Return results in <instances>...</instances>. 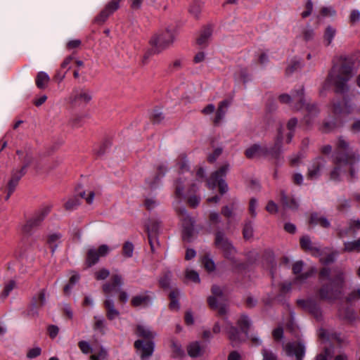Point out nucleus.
<instances>
[{
    "mask_svg": "<svg viewBox=\"0 0 360 360\" xmlns=\"http://www.w3.org/2000/svg\"><path fill=\"white\" fill-rule=\"evenodd\" d=\"M78 346H79V349H81V351L84 354H89L92 352V349H91L89 343L86 341H84V340L79 341L78 343Z\"/></svg>",
    "mask_w": 360,
    "mask_h": 360,
    "instance_id": "338daca9",
    "label": "nucleus"
},
{
    "mask_svg": "<svg viewBox=\"0 0 360 360\" xmlns=\"http://www.w3.org/2000/svg\"><path fill=\"white\" fill-rule=\"evenodd\" d=\"M243 238L246 240L251 238L253 236V227L252 221H247L243 229Z\"/></svg>",
    "mask_w": 360,
    "mask_h": 360,
    "instance_id": "de8ad7c7",
    "label": "nucleus"
},
{
    "mask_svg": "<svg viewBox=\"0 0 360 360\" xmlns=\"http://www.w3.org/2000/svg\"><path fill=\"white\" fill-rule=\"evenodd\" d=\"M96 320L94 328L95 330H99L102 334L105 333L104 329L105 327V321L103 319H98L97 316H94Z\"/></svg>",
    "mask_w": 360,
    "mask_h": 360,
    "instance_id": "e2e57ef3",
    "label": "nucleus"
},
{
    "mask_svg": "<svg viewBox=\"0 0 360 360\" xmlns=\"http://www.w3.org/2000/svg\"><path fill=\"white\" fill-rule=\"evenodd\" d=\"M80 204L79 199L75 196L70 198L64 205L65 209L68 211H71L75 209Z\"/></svg>",
    "mask_w": 360,
    "mask_h": 360,
    "instance_id": "8fccbe9b",
    "label": "nucleus"
},
{
    "mask_svg": "<svg viewBox=\"0 0 360 360\" xmlns=\"http://www.w3.org/2000/svg\"><path fill=\"white\" fill-rule=\"evenodd\" d=\"M352 105L349 103V98L347 97L343 98V103L339 101L332 102V112L335 115H348L352 112Z\"/></svg>",
    "mask_w": 360,
    "mask_h": 360,
    "instance_id": "a211bd4d",
    "label": "nucleus"
},
{
    "mask_svg": "<svg viewBox=\"0 0 360 360\" xmlns=\"http://www.w3.org/2000/svg\"><path fill=\"white\" fill-rule=\"evenodd\" d=\"M202 264L205 269L208 271H213L215 269L214 261L208 255H205L202 258Z\"/></svg>",
    "mask_w": 360,
    "mask_h": 360,
    "instance_id": "864d4df0",
    "label": "nucleus"
},
{
    "mask_svg": "<svg viewBox=\"0 0 360 360\" xmlns=\"http://www.w3.org/2000/svg\"><path fill=\"white\" fill-rule=\"evenodd\" d=\"M332 270L329 267H323L319 273L321 281L328 282L322 283L317 291L319 298L321 300L334 301L342 294L346 284V274L343 269L335 267Z\"/></svg>",
    "mask_w": 360,
    "mask_h": 360,
    "instance_id": "f257e3e1",
    "label": "nucleus"
},
{
    "mask_svg": "<svg viewBox=\"0 0 360 360\" xmlns=\"http://www.w3.org/2000/svg\"><path fill=\"white\" fill-rule=\"evenodd\" d=\"M50 77L44 72H39L37 73L36 77V86L39 89H45L49 83Z\"/></svg>",
    "mask_w": 360,
    "mask_h": 360,
    "instance_id": "72a5a7b5",
    "label": "nucleus"
},
{
    "mask_svg": "<svg viewBox=\"0 0 360 360\" xmlns=\"http://www.w3.org/2000/svg\"><path fill=\"white\" fill-rule=\"evenodd\" d=\"M180 295V292L178 289L172 290L169 295V298L170 300V302L169 304V307L172 310L178 311L180 308V305L179 303V296Z\"/></svg>",
    "mask_w": 360,
    "mask_h": 360,
    "instance_id": "f704fd0d",
    "label": "nucleus"
},
{
    "mask_svg": "<svg viewBox=\"0 0 360 360\" xmlns=\"http://www.w3.org/2000/svg\"><path fill=\"white\" fill-rule=\"evenodd\" d=\"M283 350L287 356H295L296 360H302L305 353V347L300 342H288L283 346Z\"/></svg>",
    "mask_w": 360,
    "mask_h": 360,
    "instance_id": "ddd939ff",
    "label": "nucleus"
},
{
    "mask_svg": "<svg viewBox=\"0 0 360 360\" xmlns=\"http://www.w3.org/2000/svg\"><path fill=\"white\" fill-rule=\"evenodd\" d=\"M46 289H41L37 293L34 295L27 306L25 315L30 318H37L39 316V309L42 308L46 302Z\"/></svg>",
    "mask_w": 360,
    "mask_h": 360,
    "instance_id": "6e6552de",
    "label": "nucleus"
},
{
    "mask_svg": "<svg viewBox=\"0 0 360 360\" xmlns=\"http://www.w3.org/2000/svg\"><path fill=\"white\" fill-rule=\"evenodd\" d=\"M235 202H232L230 205L222 207L221 213L225 217L229 219L234 216L233 210H235Z\"/></svg>",
    "mask_w": 360,
    "mask_h": 360,
    "instance_id": "3c124183",
    "label": "nucleus"
},
{
    "mask_svg": "<svg viewBox=\"0 0 360 360\" xmlns=\"http://www.w3.org/2000/svg\"><path fill=\"white\" fill-rule=\"evenodd\" d=\"M302 67V64L299 60H293L291 62L290 65L285 70V72L287 75H291L295 71L300 69Z\"/></svg>",
    "mask_w": 360,
    "mask_h": 360,
    "instance_id": "4d7b16f0",
    "label": "nucleus"
},
{
    "mask_svg": "<svg viewBox=\"0 0 360 360\" xmlns=\"http://www.w3.org/2000/svg\"><path fill=\"white\" fill-rule=\"evenodd\" d=\"M360 21V11L352 10L349 15V22L351 25H355Z\"/></svg>",
    "mask_w": 360,
    "mask_h": 360,
    "instance_id": "69168bd1",
    "label": "nucleus"
},
{
    "mask_svg": "<svg viewBox=\"0 0 360 360\" xmlns=\"http://www.w3.org/2000/svg\"><path fill=\"white\" fill-rule=\"evenodd\" d=\"M326 160L321 156L316 157L313 160L310 166L308 167L307 176L308 179L313 180L317 179L321 174V170L325 166Z\"/></svg>",
    "mask_w": 360,
    "mask_h": 360,
    "instance_id": "f3484780",
    "label": "nucleus"
},
{
    "mask_svg": "<svg viewBox=\"0 0 360 360\" xmlns=\"http://www.w3.org/2000/svg\"><path fill=\"white\" fill-rule=\"evenodd\" d=\"M109 247L107 245H101L98 249L90 248L86 252L85 265L86 268H90L97 264L100 257H105L109 252Z\"/></svg>",
    "mask_w": 360,
    "mask_h": 360,
    "instance_id": "9b49d317",
    "label": "nucleus"
},
{
    "mask_svg": "<svg viewBox=\"0 0 360 360\" xmlns=\"http://www.w3.org/2000/svg\"><path fill=\"white\" fill-rule=\"evenodd\" d=\"M189 12H190V13L193 15L195 18H198V16L201 12V6H200V3H198V2L193 3L189 8Z\"/></svg>",
    "mask_w": 360,
    "mask_h": 360,
    "instance_id": "0e129e2a",
    "label": "nucleus"
},
{
    "mask_svg": "<svg viewBox=\"0 0 360 360\" xmlns=\"http://www.w3.org/2000/svg\"><path fill=\"white\" fill-rule=\"evenodd\" d=\"M171 278L172 272L169 271H165L158 281L160 286L163 289H168L169 288Z\"/></svg>",
    "mask_w": 360,
    "mask_h": 360,
    "instance_id": "c03bdc74",
    "label": "nucleus"
},
{
    "mask_svg": "<svg viewBox=\"0 0 360 360\" xmlns=\"http://www.w3.org/2000/svg\"><path fill=\"white\" fill-rule=\"evenodd\" d=\"M121 0H112L106 4L105 8L110 13H113L120 7Z\"/></svg>",
    "mask_w": 360,
    "mask_h": 360,
    "instance_id": "6e6d98bb",
    "label": "nucleus"
},
{
    "mask_svg": "<svg viewBox=\"0 0 360 360\" xmlns=\"http://www.w3.org/2000/svg\"><path fill=\"white\" fill-rule=\"evenodd\" d=\"M170 347L172 349V356L173 358H181L184 356V351L181 345L174 338L170 340Z\"/></svg>",
    "mask_w": 360,
    "mask_h": 360,
    "instance_id": "473e14b6",
    "label": "nucleus"
},
{
    "mask_svg": "<svg viewBox=\"0 0 360 360\" xmlns=\"http://www.w3.org/2000/svg\"><path fill=\"white\" fill-rule=\"evenodd\" d=\"M337 252H331L327 255L326 257L321 258L320 262L324 265H328L335 262Z\"/></svg>",
    "mask_w": 360,
    "mask_h": 360,
    "instance_id": "13d9d810",
    "label": "nucleus"
},
{
    "mask_svg": "<svg viewBox=\"0 0 360 360\" xmlns=\"http://www.w3.org/2000/svg\"><path fill=\"white\" fill-rule=\"evenodd\" d=\"M214 245L223 252L226 258L233 259L236 250L223 231L219 230L215 232Z\"/></svg>",
    "mask_w": 360,
    "mask_h": 360,
    "instance_id": "39448f33",
    "label": "nucleus"
},
{
    "mask_svg": "<svg viewBox=\"0 0 360 360\" xmlns=\"http://www.w3.org/2000/svg\"><path fill=\"white\" fill-rule=\"evenodd\" d=\"M26 172L27 170L22 168L20 169H13L11 174V179L8 182V187H11V190L15 189L19 181Z\"/></svg>",
    "mask_w": 360,
    "mask_h": 360,
    "instance_id": "b1692460",
    "label": "nucleus"
},
{
    "mask_svg": "<svg viewBox=\"0 0 360 360\" xmlns=\"http://www.w3.org/2000/svg\"><path fill=\"white\" fill-rule=\"evenodd\" d=\"M134 347L139 352L141 359L146 360L153 354L155 342L153 340H137L134 342Z\"/></svg>",
    "mask_w": 360,
    "mask_h": 360,
    "instance_id": "f8f14e48",
    "label": "nucleus"
},
{
    "mask_svg": "<svg viewBox=\"0 0 360 360\" xmlns=\"http://www.w3.org/2000/svg\"><path fill=\"white\" fill-rule=\"evenodd\" d=\"M230 165L225 162L217 170L212 172L210 179L207 181V186L210 189H214L217 185L219 193L223 195L228 191V185L224 178L229 170Z\"/></svg>",
    "mask_w": 360,
    "mask_h": 360,
    "instance_id": "20e7f679",
    "label": "nucleus"
},
{
    "mask_svg": "<svg viewBox=\"0 0 360 360\" xmlns=\"http://www.w3.org/2000/svg\"><path fill=\"white\" fill-rule=\"evenodd\" d=\"M348 78H344L342 75H337L333 79V84L335 87V93L345 94L348 91L349 87L347 82L349 81Z\"/></svg>",
    "mask_w": 360,
    "mask_h": 360,
    "instance_id": "a878e982",
    "label": "nucleus"
},
{
    "mask_svg": "<svg viewBox=\"0 0 360 360\" xmlns=\"http://www.w3.org/2000/svg\"><path fill=\"white\" fill-rule=\"evenodd\" d=\"M341 125L342 122L335 120L324 122L322 127V131L325 133H329L341 127Z\"/></svg>",
    "mask_w": 360,
    "mask_h": 360,
    "instance_id": "ea45409f",
    "label": "nucleus"
},
{
    "mask_svg": "<svg viewBox=\"0 0 360 360\" xmlns=\"http://www.w3.org/2000/svg\"><path fill=\"white\" fill-rule=\"evenodd\" d=\"M160 226V222L158 221H151L150 224L146 227L147 233H148V229L150 230V233L153 234V236H157V232Z\"/></svg>",
    "mask_w": 360,
    "mask_h": 360,
    "instance_id": "680f3d73",
    "label": "nucleus"
},
{
    "mask_svg": "<svg viewBox=\"0 0 360 360\" xmlns=\"http://www.w3.org/2000/svg\"><path fill=\"white\" fill-rule=\"evenodd\" d=\"M282 141L283 136L281 134H279L276 139L274 146L272 148H269L268 156H271V158L277 160L280 159L282 153Z\"/></svg>",
    "mask_w": 360,
    "mask_h": 360,
    "instance_id": "393cba45",
    "label": "nucleus"
},
{
    "mask_svg": "<svg viewBox=\"0 0 360 360\" xmlns=\"http://www.w3.org/2000/svg\"><path fill=\"white\" fill-rule=\"evenodd\" d=\"M309 224L320 225L321 227L327 229L330 226V223L328 219L324 216L314 212L311 213L309 219Z\"/></svg>",
    "mask_w": 360,
    "mask_h": 360,
    "instance_id": "bb28decb",
    "label": "nucleus"
},
{
    "mask_svg": "<svg viewBox=\"0 0 360 360\" xmlns=\"http://www.w3.org/2000/svg\"><path fill=\"white\" fill-rule=\"evenodd\" d=\"M211 292L212 295L207 298L209 307L212 309H217L219 316L226 315L228 312V306L224 303H221L219 305L217 302V299H222L224 297L222 289L219 285H213L211 288Z\"/></svg>",
    "mask_w": 360,
    "mask_h": 360,
    "instance_id": "1a4fd4ad",
    "label": "nucleus"
},
{
    "mask_svg": "<svg viewBox=\"0 0 360 360\" xmlns=\"http://www.w3.org/2000/svg\"><path fill=\"white\" fill-rule=\"evenodd\" d=\"M304 87L302 86L300 89L295 91L292 96L287 94H283L279 96L278 99L282 103H289L293 99L297 102L295 108L300 110L304 105Z\"/></svg>",
    "mask_w": 360,
    "mask_h": 360,
    "instance_id": "4468645a",
    "label": "nucleus"
},
{
    "mask_svg": "<svg viewBox=\"0 0 360 360\" xmlns=\"http://www.w3.org/2000/svg\"><path fill=\"white\" fill-rule=\"evenodd\" d=\"M134 245L129 241L124 243L122 247V255L126 257H131L134 252Z\"/></svg>",
    "mask_w": 360,
    "mask_h": 360,
    "instance_id": "603ef678",
    "label": "nucleus"
},
{
    "mask_svg": "<svg viewBox=\"0 0 360 360\" xmlns=\"http://www.w3.org/2000/svg\"><path fill=\"white\" fill-rule=\"evenodd\" d=\"M335 147V164L353 166L360 161V155L356 151L350 150L349 143L343 136L338 137Z\"/></svg>",
    "mask_w": 360,
    "mask_h": 360,
    "instance_id": "7ed1b4c3",
    "label": "nucleus"
},
{
    "mask_svg": "<svg viewBox=\"0 0 360 360\" xmlns=\"http://www.w3.org/2000/svg\"><path fill=\"white\" fill-rule=\"evenodd\" d=\"M111 14L104 8L100 13L94 18V22L103 25Z\"/></svg>",
    "mask_w": 360,
    "mask_h": 360,
    "instance_id": "09e8293b",
    "label": "nucleus"
},
{
    "mask_svg": "<svg viewBox=\"0 0 360 360\" xmlns=\"http://www.w3.org/2000/svg\"><path fill=\"white\" fill-rule=\"evenodd\" d=\"M222 151V148H215L212 153L208 155L207 161L210 163H214L217 160V158L221 155Z\"/></svg>",
    "mask_w": 360,
    "mask_h": 360,
    "instance_id": "052dcab7",
    "label": "nucleus"
},
{
    "mask_svg": "<svg viewBox=\"0 0 360 360\" xmlns=\"http://www.w3.org/2000/svg\"><path fill=\"white\" fill-rule=\"evenodd\" d=\"M175 41V32L168 27L159 30L153 33L148 40L150 48L146 51L143 56V65H146L152 56L158 55L169 49Z\"/></svg>",
    "mask_w": 360,
    "mask_h": 360,
    "instance_id": "f03ea898",
    "label": "nucleus"
},
{
    "mask_svg": "<svg viewBox=\"0 0 360 360\" xmlns=\"http://www.w3.org/2000/svg\"><path fill=\"white\" fill-rule=\"evenodd\" d=\"M280 200L284 209L297 210L299 207V204L296 199L288 196L283 190L280 191Z\"/></svg>",
    "mask_w": 360,
    "mask_h": 360,
    "instance_id": "4be33fe9",
    "label": "nucleus"
},
{
    "mask_svg": "<svg viewBox=\"0 0 360 360\" xmlns=\"http://www.w3.org/2000/svg\"><path fill=\"white\" fill-rule=\"evenodd\" d=\"M223 316V320L225 323L224 331L227 335V338L231 342V345L232 347H235L241 344L242 342L245 341V336L243 338L241 335V331L237 327L234 326L233 323L228 319V317L224 316Z\"/></svg>",
    "mask_w": 360,
    "mask_h": 360,
    "instance_id": "9d476101",
    "label": "nucleus"
},
{
    "mask_svg": "<svg viewBox=\"0 0 360 360\" xmlns=\"http://www.w3.org/2000/svg\"><path fill=\"white\" fill-rule=\"evenodd\" d=\"M297 303L299 307L312 314L317 320L322 319V312L317 302L312 300H298Z\"/></svg>",
    "mask_w": 360,
    "mask_h": 360,
    "instance_id": "2eb2a0df",
    "label": "nucleus"
},
{
    "mask_svg": "<svg viewBox=\"0 0 360 360\" xmlns=\"http://www.w3.org/2000/svg\"><path fill=\"white\" fill-rule=\"evenodd\" d=\"M16 154L19 156L21 162L22 163V169L27 170V168L34 164L35 158L33 152L30 148H25L22 150H18Z\"/></svg>",
    "mask_w": 360,
    "mask_h": 360,
    "instance_id": "aec40b11",
    "label": "nucleus"
},
{
    "mask_svg": "<svg viewBox=\"0 0 360 360\" xmlns=\"http://www.w3.org/2000/svg\"><path fill=\"white\" fill-rule=\"evenodd\" d=\"M91 94L86 89L74 90L70 96V102L73 105H86L91 100Z\"/></svg>",
    "mask_w": 360,
    "mask_h": 360,
    "instance_id": "dca6fc26",
    "label": "nucleus"
},
{
    "mask_svg": "<svg viewBox=\"0 0 360 360\" xmlns=\"http://www.w3.org/2000/svg\"><path fill=\"white\" fill-rule=\"evenodd\" d=\"M51 206H45L39 210L31 218L26 221L22 227L23 233L30 236L33 231L40 226L41 224L51 211Z\"/></svg>",
    "mask_w": 360,
    "mask_h": 360,
    "instance_id": "0eeeda50",
    "label": "nucleus"
},
{
    "mask_svg": "<svg viewBox=\"0 0 360 360\" xmlns=\"http://www.w3.org/2000/svg\"><path fill=\"white\" fill-rule=\"evenodd\" d=\"M236 324L240 331L245 334V338H248L251 325V321L248 316L242 314L238 319Z\"/></svg>",
    "mask_w": 360,
    "mask_h": 360,
    "instance_id": "c85d7f7f",
    "label": "nucleus"
},
{
    "mask_svg": "<svg viewBox=\"0 0 360 360\" xmlns=\"http://www.w3.org/2000/svg\"><path fill=\"white\" fill-rule=\"evenodd\" d=\"M110 275V271L106 269H101L95 273L96 280H104Z\"/></svg>",
    "mask_w": 360,
    "mask_h": 360,
    "instance_id": "774afa93",
    "label": "nucleus"
},
{
    "mask_svg": "<svg viewBox=\"0 0 360 360\" xmlns=\"http://www.w3.org/2000/svg\"><path fill=\"white\" fill-rule=\"evenodd\" d=\"M174 188L175 196L181 200L184 196V181L181 178L176 179L174 182Z\"/></svg>",
    "mask_w": 360,
    "mask_h": 360,
    "instance_id": "37998d69",
    "label": "nucleus"
},
{
    "mask_svg": "<svg viewBox=\"0 0 360 360\" xmlns=\"http://www.w3.org/2000/svg\"><path fill=\"white\" fill-rule=\"evenodd\" d=\"M230 103L231 102L228 100H224L219 103L215 116L213 119V123L215 126L220 124L226 113V110L230 105Z\"/></svg>",
    "mask_w": 360,
    "mask_h": 360,
    "instance_id": "5701e85b",
    "label": "nucleus"
},
{
    "mask_svg": "<svg viewBox=\"0 0 360 360\" xmlns=\"http://www.w3.org/2000/svg\"><path fill=\"white\" fill-rule=\"evenodd\" d=\"M104 307L106 309V316L109 320H113L118 317L120 312L115 308L114 302L110 299H107L103 302Z\"/></svg>",
    "mask_w": 360,
    "mask_h": 360,
    "instance_id": "c756f323",
    "label": "nucleus"
},
{
    "mask_svg": "<svg viewBox=\"0 0 360 360\" xmlns=\"http://www.w3.org/2000/svg\"><path fill=\"white\" fill-rule=\"evenodd\" d=\"M342 319L352 322L356 319V312L354 309L346 308L342 317Z\"/></svg>",
    "mask_w": 360,
    "mask_h": 360,
    "instance_id": "5fc2aeb1",
    "label": "nucleus"
},
{
    "mask_svg": "<svg viewBox=\"0 0 360 360\" xmlns=\"http://www.w3.org/2000/svg\"><path fill=\"white\" fill-rule=\"evenodd\" d=\"M360 299V288L354 290L348 294L345 300L347 303H351Z\"/></svg>",
    "mask_w": 360,
    "mask_h": 360,
    "instance_id": "bf43d9fd",
    "label": "nucleus"
},
{
    "mask_svg": "<svg viewBox=\"0 0 360 360\" xmlns=\"http://www.w3.org/2000/svg\"><path fill=\"white\" fill-rule=\"evenodd\" d=\"M136 334L147 341L153 340L156 334L143 326L139 325L136 327Z\"/></svg>",
    "mask_w": 360,
    "mask_h": 360,
    "instance_id": "e433bc0d",
    "label": "nucleus"
},
{
    "mask_svg": "<svg viewBox=\"0 0 360 360\" xmlns=\"http://www.w3.org/2000/svg\"><path fill=\"white\" fill-rule=\"evenodd\" d=\"M60 238L61 234L57 233L50 234L48 236L47 243L50 245L52 254L54 253L56 249L58 247V245L56 243V241H58Z\"/></svg>",
    "mask_w": 360,
    "mask_h": 360,
    "instance_id": "a18cd8bd",
    "label": "nucleus"
},
{
    "mask_svg": "<svg viewBox=\"0 0 360 360\" xmlns=\"http://www.w3.org/2000/svg\"><path fill=\"white\" fill-rule=\"evenodd\" d=\"M314 35L315 32L314 29L310 25L307 24L302 32V36L304 41H309L313 40Z\"/></svg>",
    "mask_w": 360,
    "mask_h": 360,
    "instance_id": "49530a36",
    "label": "nucleus"
},
{
    "mask_svg": "<svg viewBox=\"0 0 360 360\" xmlns=\"http://www.w3.org/2000/svg\"><path fill=\"white\" fill-rule=\"evenodd\" d=\"M336 34V30L330 25L327 26L323 34V41L326 46H329Z\"/></svg>",
    "mask_w": 360,
    "mask_h": 360,
    "instance_id": "58836bf2",
    "label": "nucleus"
},
{
    "mask_svg": "<svg viewBox=\"0 0 360 360\" xmlns=\"http://www.w3.org/2000/svg\"><path fill=\"white\" fill-rule=\"evenodd\" d=\"M343 252H360V238L353 241L345 242Z\"/></svg>",
    "mask_w": 360,
    "mask_h": 360,
    "instance_id": "4c0bfd02",
    "label": "nucleus"
},
{
    "mask_svg": "<svg viewBox=\"0 0 360 360\" xmlns=\"http://www.w3.org/2000/svg\"><path fill=\"white\" fill-rule=\"evenodd\" d=\"M176 212L182 222V239L184 241L190 243L194 235V219L185 207H177Z\"/></svg>",
    "mask_w": 360,
    "mask_h": 360,
    "instance_id": "423d86ee",
    "label": "nucleus"
},
{
    "mask_svg": "<svg viewBox=\"0 0 360 360\" xmlns=\"http://www.w3.org/2000/svg\"><path fill=\"white\" fill-rule=\"evenodd\" d=\"M187 352L191 357L196 358L203 354V350L200 346V343L198 341H195L191 342L187 346Z\"/></svg>",
    "mask_w": 360,
    "mask_h": 360,
    "instance_id": "2f4dec72",
    "label": "nucleus"
},
{
    "mask_svg": "<svg viewBox=\"0 0 360 360\" xmlns=\"http://www.w3.org/2000/svg\"><path fill=\"white\" fill-rule=\"evenodd\" d=\"M212 34V27L211 25H207L202 28L200 32L199 37L197 39V44L199 46L205 47L207 46L208 39Z\"/></svg>",
    "mask_w": 360,
    "mask_h": 360,
    "instance_id": "cd10ccee",
    "label": "nucleus"
},
{
    "mask_svg": "<svg viewBox=\"0 0 360 360\" xmlns=\"http://www.w3.org/2000/svg\"><path fill=\"white\" fill-rule=\"evenodd\" d=\"M269 148L262 147L259 144H253L245 150V155L248 159H253L260 157H267Z\"/></svg>",
    "mask_w": 360,
    "mask_h": 360,
    "instance_id": "6ab92c4d",
    "label": "nucleus"
},
{
    "mask_svg": "<svg viewBox=\"0 0 360 360\" xmlns=\"http://www.w3.org/2000/svg\"><path fill=\"white\" fill-rule=\"evenodd\" d=\"M300 247L304 251H309L312 254L319 253L320 248L313 245L310 238L307 236H302L300 240Z\"/></svg>",
    "mask_w": 360,
    "mask_h": 360,
    "instance_id": "7c9ffc66",
    "label": "nucleus"
},
{
    "mask_svg": "<svg viewBox=\"0 0 360 360\" xmlns=\"http://www.w3.org/2000/svg\"><path fill=\"white\" fill-rule=\"evenodd\" d=\"M111 142L109 140H105L94 148V153L97 158H101L110 148Z\"/></svg>",
    "mask_w": 360,
    "mask_h": 360,
    "instance_id": "c9c22d12",
    "label": "nucleus"
},
{
    "mask_svg": "<svg viewBox=\"0 0 360 360\" xmlns=\"http://www.w3.org/2000/svg\"><path fill=\"white\" fill-rule=\"evenodd\" d=\"M352 67L347 63H343L340 67L338 75L344 78L349 79L352 77Z\"/></svg>",
    "mask_w": 360,
    "mask_h": 360,
    "instance_id": "a19ab883",
    "label": "nucleus"
},
{
    "mask_svg": "<svg viewBox=\"0 0 360 360\" xmlns=\"http://www.w3.org/2000/svg\"><path fill=\"white\" fill-rule=\"evenodd\" d=\"M16 282L15 280H10L5 283L4 289L1 293V297L6 299L10 294V292L16 288Z\"/></svg>",
    "mask_w": 360,
    "mask_h": 360,
    "instance_id": "79ce46f5",
    "label": "nucleus"
},
{
    "mask_svg": "<svg viewBox=\"0 0 360 360\" xmlns=\"http://www.w3.org/2000/svg\"><path fill=\"white\" fill-rule=\"evenodd\" d=\"M150 294V292L146 291L143 294L134 296L131 300V306L134 307L148 306L152 300V297Z\"/></svg>",
    "mask_w": 360,
    "mask_h": 360,
    "instance_id": "412c9836",
    "label": "nucleus"
}]
</instances>
